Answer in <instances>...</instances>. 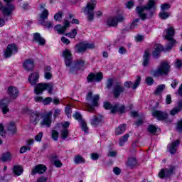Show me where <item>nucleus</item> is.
<instances>
[{
    "label": "nucleus",
    "instance_id": "nucleus-61",
    "mask_svg": "<svg viewBox=\"0 0 182 182\" xmlns=\"http://www.w3.org/2000/svg\"><path fill=\"white\" fill-rule=\"evenodd\" d=\"M62 12L57 13L54 15V19L55 21H60L62 19Z\"/></svg>",
    "mask_w": 182,
    "mask_h": 182
},
{
    "label": "nucleus",
    "instance_id": "nucleus-44",
    "mask_svg": "<svg viewBox=\"0 0 182 182\" xmlns=\"http://www.w3.org/2000/svg\"><path fill=\"white\" fill-rule=\"evenodd\" d=\"M80 124L81 126L82 132H85V133H87L89 128H87V124H86V122H85V120H81Z\"/></svg>",
    "mask_w": 182,
    "mask_h": 182
},
{
    "label": "nucleus",
    "instance_id": "nucleus-12",
    "mask_svg": "<svg viewBox=\"0 0 182 182\" xmlns=\"http://www.w3.org/2000/svg\"><path fill=\"white\" fill-rule=\"evenodd\" d=\"M18 53V47L15 44H9L4 50V56L7 59L11 58V56L15 53Z\"/></svg>",
    "mask_w": 182,
    "mask_h": 182
},
{
    "label": "nucleus",
    "instance_id": "nucleus-30",
    "mask_svg": "<svg viewBox=\"0 0 182 182\" xmlns=\"http://www.w3.org/2000/svg\"><path fill=\"white\" fill-rule=\"evenodd\" d=\"M1 160L3 161V163L11 161V160H12V155L10 154V152H5L2 154Z\"/></svg>",
    "mask_w": 182,
    "mask_h": 182
},
{
    "label": "nucleus",
    "instance_id": "nucleus-26",
    "mask_svg": "<svg viewBox=\"0 0 182 182\" xmlns=\"http://www.w3.org/2000/svg\"><path fill=\"white\" fill-rule=\"evenodd\" d=\"M127 167H129V168H133L134 167H136L137 166V159L134 156H131L128 158V160L126 163Z\"/></svg>",
    "mask_w": 182,
    "mask_h": 182
},
{
    "label": "nucleus",
    "instance_id": "nucleus-10",
    "mask_svg": "<svg viewBox=\"0 0 182 182\" xmlns=\"http://www.w3.org/2000/svg\"><path fill=\"white\" fill-rule=\"evenodd\" d=\"M125 89L123 87L121 82H116L114 85L112 93L114 95V97L115 99H119L120 97V95L124 92Z\"/></svg>",
    "mask_w": 182,
    "mask_h": 182
},
{
    "label": "nucleus",
    "instance_id": "nucleus-47",
    "mask_svg": "<svg viewBox=\"0 0 182 182\" xmlns=\"http://www.w3.org/2000/svg\"><path fill=\"white\" fill-rule=\"evenodd\" d=\"M85 65V60L79 59L77 60L75 63V68H81Z\"/></svg>",
    "mask_w": 182,
    "mask_h": 182
},
{
    "label": "nucleus",
    "instance_id": "nucleus-45",
    "mask_svg": "<svg viewBox=\"0 0 182 182\" xmlns=\"http://www.w3.org/2000/svg\"><path fill=\"white\" fill-rule=\"evenodd\" d=\"M148 132L156 136V134H157V127H156L154 125H149L148 127Z\"/></svg>",
    "mask_w": 182,
    "mask_h": 182
},
{
    "label": "nucleus",
    "instance_id": "nucleus-23",
    "mask_svg": "<svg viewBox=\"0 0 182 182\" xmlns=\"http://www.w3.org/2000/svg\"><path fill=\"white\" fill-rule=\"evenodd\" d=\"M103 122V117L102 115H94L90 119L91 126L97 127Z\"/></svg>",
    "mask_w": 182,
    "mask_h": 182
},
{
    "label": "nucleus",
    "instance_id": "nucleus-63",
    "mask_svg": "<svg viewBox=\"0 0 182 182\" xmlns=\"http://www.w3.org/2000/svg\"><path fill=\"white\" fill-rule=\"evenodd\" d=\"M65 113L68 117H70V114H72V109L69 107H65Z\"/></svg>",
    "mask_w": 182,
    "mask_h": 182
},
{
    "label": "nucleus",
    "instance_id": "nucleus-38",
    "mask_svg": "<svg viewBox=\"0 0 182 182\" xmlns=\"http://www.w3.org/2000/svg\"><path fill=\"white\" fill-rule=\"evenodd\" d=\"M129 137H130L129 134H126L125 135L122 136L119 139V146H124V144L129 140Z\"/></svg>",
    "mask_w": 182,
    "mask_h": 182
},
{
    "label": "nucleus",
    "instance_id": "nucleus-11",
    "mask_svg": "<svg viewBox=\"0 0 182 182\" xmlns=\"http://www.w3.org/2000/svg\"><path fill=\"white\" fill-rule=\"evenodd\" d=\"M93 48H95V44L93 43H80L75 46V50L77 53H83L86 51V49Z\"/></svg>",
    "mask_w": 182,
    "mask_h": 182
},
{
    "label": "nucleus",
    "instance_id": "nucleus-62",
    "mask_svg": "<svg viewBox=\"0 0 182 182\" xmlns=\"http://www.w3.org/2000/svg\"><path fill=\"white\" fill-rule=\"evenodd\" d=\"M175 68L177 69H180V68H182V61L181 60H176L175 62Z\"/></svg>",
    "mask_w": 182,
    "mask_h": 182
},
{
    "label": "nucleus",
    "instance_id": "nucleus-16",
    "mask_svg": "<svg viewBox=\"0 0 182 182\" xmlns=\"http://www.w3.org/2000/svg\"><path fill=\"white\" fill-rule=\"evenodd\" d=\"M176 170V167L171 166L170 168H163L160 171L158 176L159 178H166V177H170Z\"/></svg>",
    "mask_w": 182,
    "mask_h": 182
},
{
    "label": "nucleus",
    "instance_id": "nucleus-34",
    "mask_svg": "<svg viewBox=\"0 0 182 182\" xmlns=\"http://www.w3.org/2000/svg\"><path fill=\"white\" fill-rule=\"evenodd\" d=\"M55 31H56L57 33L59 35H63L65 32H66V27H63V26L58 24L54 27Z\"/></svg>",
    "mask_w": 182,
    "mask_h": 182
},
{
    "label": "nucleus",
    "instance_id": "nucleus-35",
    "mask_svg": "<svg viewBox=\"0 0 182 182\" xmlns=\"http://www.w3.org/2000/svg\"><path fill=\"white\" fill-rule=\"evenodd\" d=\"M49 16V11L48 9H44V11L41 12L40 14V20L39 22H42V21H45L48 18Z\"/></svg>",
    "mask_w": 182,
    "mask_h": 182
},
{
    "label": "nucleus",
    "instance_id": "nucleus-54",
    "mask_svg": "<svg viewBox=\"0 0 182 182\" xmlns=\"http://www.w3.org/2000/svg\"><path fill=\"white\" fill-rule=\"evenodd\" d=\"M42 137H43V132H41L35 136L36 141H41Z\"/></svg>",
    "mask_w": 182,
    "mask_h": 182
},
{
    "label": "nucleus",
    "instance_id": "nucleus-58",
    "mask_svg": "<svg viewBox=\"0 0 182 182\" xmlns=\"http://www.w3.org/2000/svg\"><path fill=\"white\" fill-rule=\"evenodd\" d=\"M118 52L119 55H126V53H127V50H126V48L121 46L119 47Z\"/></svg>",
    "mask_w": 182,
    "mask_h": 182
},
{
    "label": "nucleus",
    "instance_id": "nucleus-9",
    "mask_svg": "<svg viewBox=\"0 0 182 182\" xmlns=\"http://www.w3.org/2000/svg\"><path fill=\"white\" fill-rule=\"evenodd\" d=\"M124 21V17L122 15L109 17L107 21V25L110 27L117 26L118 23Z\"/></svg>",
    "mask_w": 182,
    "mask_h": 182
},
{
    "label": "nucleus",
    "instance_id": "nucleus-39",
    "mask_svg": "<svg viewBox=\"0 0 182 182\" xmlns=\"http://www.w3.org/2000/svg\"><path fill=\"white\" fill-rule=\"evenodd\" d=\"M41 25H43L45 28L48 29H50V28H53V23L50 21H42L40 22Z\"/></svg>",
    "mask_w": 182,
    "mask_h": 182
},
{
    "label": "nucleus",
    "instance_id": "nucleus-41",
    "mask_svg": "<svg viewBox=\"0 0 182 182\" xmlns=\"http://www.w3.org/2000/svg\"><path fill=\"white\" fill-rule=\"evenodd\" d=\"M51 137L54 141H58L59 140V132L55 129L51 131Z\"/></svg>",
    "mask_w": 182,
    "mask_h": 182
},
{
    "label": "nucleus",
    "instance_id": "nucleus-22",
    "mask_svg": "<svg viewBox=\"0 0 182 182\" xmlns=\"http://www.w3.org/2000/svg\"><path fill=\"white\" fill-rule=\"evenodd\" d=\"M152 116L156 117V119H158V120H166V119L168 117L167 113L159 110L154 111L152 112Z\"/></svg>",
    "mask_w": 182,
    "mask_h": 182
},
{
    "label": "nucleus",
    "instance_id": "nucleus-3",
    "mask_svg": "<svg viewBox=\"0 0 182 182\" xmlns=\"http://www.w3.org/2000/svg\"><path fill=\"white\" fill-rule=\"evenodd\" d=\"M150 9H156V1L154 0H149L147 4L144 6L136 7V13L141 21L147 19V14L144 13V11H150Z\"/></svg>",
    "mask_w": 182,
    "mask_h": 182
},
{
    "label": "nucleus",
    "instance_id": "nucleus-43",
    "mask_svg": "<svg viewBox=\"0 0 182 182\" xmlns=\"http://www.w3.org/2000/svg\"><path fill=\"white\" fill-rule=\"evenodd\" d=\"M8 130L10 132V133H11V134L16 133V127H15V123L11 122L9 124Z\"/></svg>",
    "mask_w": 182,
    "mask_h": 182
},
{
    "label": "nucleus",
    "instance_id": "nucleus-64",
    "mask_svg": "<svg viewBox=\"0 0 182 182\" xmlns=\"http://www.w3.org/2000/svg\"><path fill=\"white\" fill-rule=\"evenodd\" d=\"M166 105H171V95H167L166 97Z\"/></svg>",
    "mask_w": 182,
    "mask_h": 182
},
{
    "label": "nucleus",
    "instance_id": "nucleus-56",
    "mask_svg": "<svg viewBox=\"0 0 182 182\" xmlns=\"http://www.w3.org/2000/svg\"><path fill=\"white\" fill-rule=\"evenodd\" d=\"M73 117H74V119H75V120H78L80 122V123L81 120H83V119H82V114H80L78 112L75 113L73 115Z\"/></svg>",
    "mask_w": 182,
    "mask_h": 182
},
{
    "label": "nucleus",
    "instance_id": "nucleus-29",
    "mask_svg": "<svg viewBox=\"0 0 182 182\" xmlns=\"http://www.w3.org/2000/svg\"><path fill=\"white\" fill-rule=\"evenodd\" d=\"M142 65L145 68L146 66H149V65H150V53L147 50H146L144 52V54L143 55V64Z\"/></svg>",
    "mask_w": 182,
    "mask_h": 182
},
{
    "label": "nucleus",
    "instance_id": "nucleus-55",
    "mask_svg": "<svg viewBox=\"0 0 182 182\" xmlns=\"http://www.w3.org/2000/svg\"><path fill=\"white\" fill-rule=\"evenodd\" d=\"M176 130L179 133H182V119L178 122Z\"/></svg>",
    "mask_w": 182,
    "mask_h": 182
},
{
    "label": "nucleus",
    "instance_id": "nucleus-52",
    "mask_svg": "<svg viewBox=\"0 0 182 182\" xmlns=\"http://www.w3.org/2000/svg\"><path fill=\"white\" fill-rule=\"evenodd\" d=\"M112 87H113V79L109 78L106 82V87L107 89H112Z\"/></svg>",
    "mask_w": 182,
    "mask_h": 182
},
{
    "label": "nucleus",
    "instance_id": "nucleus-1",
    "mask_svg": "<svg viewBox=\"0 0 182 182\" xmlns=\"http://www.w3.org/2000/svg\"><path fill=\"white\" fill-rule=\"evenodd\" d=\"M100 96L99 95H93V92H90L86 96L85 109L87 112L93 113L95 112V107H99V100Z\"/></svg>",
    "mask_w": 182,
    "mask_h": 182
},
{
    "label": "nucleus",
    "instance_id": "nucleus-28",
    "mask_svg": "<svg viewBox=\"0 0 182 182\" xmlns=\"http://www.w3.org/2000/svg\"><path fill=\"white\" fill-rule=\"evenodd\" d=\"M38 80L39 73H31V75L28 77V82L32 85H36V82H38Z\"/></svg>",
    "mask_w": 182,
    "mask_h": 182
},
{
    "label": "nucleus",
    "instance_id": "nucleus-40",
    "mask_svg": "<svg viewBox=\"0 0 182 182\" xmlns=\"http://www.w3.org/2000/svg\"><path fill=\"white\" fill-rule=\"evenodd\" d=\"M76 35H77V29L74 28L71 32L65 33V36L68 38H71L72 39H75L76 38Z\"/></svg>",
    "mask_w": 182,
    "mask_h": 182
},
{
    "label": "nucleus",
    "instance_id": "nucleus-21",
    "mask_svg": "<svg viewBox=\"0 0 182 182\" xmlns=\"http://www.w3.org/2000/svg\"><path fill=\"white\" fill-rule=\"evenodd\" d=\"M180 143V140L177 139L176 141L169 144L168 145V150L169 153H171V154H176V153H177V147H178Z\"/></svg>",
    "mask_w": 182,
    "mask_h": 182
},
{
    "label": "nucleus",
    "instance_id": "nucleus-6",
    "mask_svg": "<svg viewBox=\"0 0 182 182\" xmlns=\"http://www.w3.org/2000/svg\"><path fill=\"white\" fill-rule=\"evenodd\" d=\"M95 8H96V0H91L90 2L87 4V6L84 8V14L87 15V20L92 22L95 18Z\"/></svg>",
    "mask_w": 182,
    "mask_h": 182
},
{
    "label": "nucleus",
    "instance_id": "nucleus-46",
    "mask_svg": "<svg viewBox=\"0 0 182 182\" xmlns=\"http://www.w3.org/2000/svg\"><path fill=\"white\" fill-rule=\"evenodd\" d=\"M140 22V18L134 19L133 22L130 25V29H134L139 26V23Z\"/></svg>",
    "mask_w": 182,
    "mask_h": 182
},
{
    "label": "nucleus",
    "instance_id": "nucleus-7",
    "mask_svg": "<svg viewBox=\"0 0 182 182\" xmlns=\"http://www.w3.org/2000/svg\"><path fill=\"white\" fill-rule=\"evenodd\" d=\"M45 90H48V93H52L53 90V84L52 83H39L34 88V93L36 95H42Z\"/></svg>",
    "mask_w": 182,
    "mask_h": 182
},
{
    "label": "nucleus",
    "instance_id": "nucleus-37",
    "mask_svg": "<svg viewBox=\"0 0 182 182\" xmlns=\"http://www.w3.org/2000/svg\"><path fill=\"white\" fill-rule=\"evenodd\" d=\"M74 163L75 164H82L83 163H85V159L82 157L80 155H76L74 159Z\"/></svg>",
    "mask_w": 182,
    "mask_h": 182
},
{
    "label": "nucleus",
    "instance_id": "nucleus-17",
    "mask_svg": "<svg viewBox=\"0 0 182 182\" xmlns=\"http://www.w3.org/2000/svg\"><path fill=\"white\" fill-rule=\"evenodd\" d=\"M102 79L103 73H97V74L91 73L87 77V80L88 83H92V82H100V80H102Z\"/></svg>",
    "mask_w": 182,
    "mask_h": 182
},
{
    "label": "nucleus",
    "instance_id": "nucleus-13",
    "mask_svg": "<svg viewBox=\"0 0 182 182\" xmlns=\"http://www.w3.org/2000/svg\"><path fill=\"white\" fill-rule=\"evenodd\" d=\"M63 57L64 58L65 66L69 68L71 66L72 62H73V55L70 50L65 49L63 51Z\"/></svg>",
    "mask_w": 182,
    "mask_h": 182
},
{
    "label": "nucleus",
    "instance_id": "nucleus-49",
    "mask_svg": "<svg viewBox=\"0 0 182 182\" xmlns=\"http://www.w3.org/2000/svg\"><path fill=\"white\" fill-rule=\"evenodd\" d=\"M140 82H141V77L138 76L136 77V80L134 84V85L132 86L133 89H137V87H139V85H140Z\"/></svg>",
    "mask_w": 182,
    "mask_h": 182
},
{
    "label": "nucleus",
    "instance_id": "nucleus-15",
    "mask_svg": "<svg viewBox=\"0 0 182 182\" xmlns=\"http://www.w3.org/2000/svg\"><path fill=\"white\" fill-rule=\"evenodd\" d=\"M14 11H15V6L11 3H6V5L1 8V12L4 16H11Z\"/></svg>",
    "mask_w": 182,
    "mask_h": 182
},
{
    "label": "nucleus",
    "instance_id": "nucleus-31",
    "mask_svg": "<svg viewBox=\"0 0 182 182\" xmlns=\"http://www.w3.org/2000/svg\"><path fill=\"white\" fill-rule=\"evenodd\" d=\"M124 132H126V124H122L121 125L116 128L115 134L116 136H119L120 134H123Z\"/></svg>",
    "mask_w": 182,
    "mask_h": 182
},
{
    "label": "nucleus",
    "instance_id": "nucleus-14",
    "mask_svg": "<svg viewBox=\"0 0 182 182\" xmlns=\"http://www.w3.org/2000/svg\"><path fill=\"white\" fill-rule=\"evenodd\" d=\"M9 103H11V98L4 97L0 100V109L4 114H6L9 112Z\"/></svg>",
    "mask_w": 182,
    "mask_h": 182
},
{
    "label": "nucleus",
    "instance_id": "nucleus-25",
    "mask_svg": "<svg viewBox=\"0 0 182 182\" xmlns=\"http://www.w3.org/2000/svg\"><path fill=\"white\" fill-rule=\"evenodd\" d=\"M41 117H42V116L38 112L31 113L30 116V123H31V124H33L34 126H36V124L39 123Z\"/></svg>",
    "mask_w": 182,
    "mask_h": 182
},
{
    "label": "nucleus",
    "instance_id": "nucleus-42",
    "mask_svg": "<svg viewBox=\"0 0 182 182\" xmlns=\"http://www.w3.org/2000/svg\"><path fill=\"white\" fill-rule=\"evenodd\" d=\"M60 134L61 139L65 140V139H68V136H69V130L68 129H63L60 131Z\"/></svg>",
    "mask_w": 182,
    "mask_h": 182
},
{
    "label": "nucleus",
    "instance_id": "nucleus-19",
    "mask_svg": "<svg viewBox=\"0 0 182 182\" xmlns=\"http://www.w3.org/2000/svg\"><path fill=\"white\" fill-rule=\"evenodd\" d=\"M7 93L10 96V100L11 99L15 100L18 96H19V90H18L16 87L14 86L9 87Z\"/></svg>",
    "mask_w": 182,
    "mask_h": 182
},
{
    "label": "nucleus",
    "instance_id": "nucleus-53",
    "mask_svg": "<svg viewBox=\"0 0 182 182\" xmlns=\"http://www.w3.org/2000/svg\"><path fill=\"white\" fill-rule=\"evenodd\" d=\"M171 6L168 4H164L161 5V9L162 12H164L165 11H168V9H170Z\"/></svg>",
    "mask_w": 182,
    "mask_h": 182
},
{
    "label": "nucleus",
    "instance_id": "nucleus-20",
    "mask_svg": "<svg viewBox=\"0 0 182 182\" xmlns=\"http://www.w3.org/2000/svg\"><path fill=\"white\" fill-rule=\"evenodd\" d=\"M23 68L27 72H31V70H33V68H35V62L32 59H27L23 63Z\"/></svg>",
    "mask_w": 182,
    "mask_h": 182
},
{
    "label": "nucleus",
    "instance_id": "nucleus-32",
    "mask_svg": "<svg viewBox=\"0 0 182 182\" xmlns=\"http://www.w3.org/2000/svg\"><path fill=\"white\" fill-rule=\"evenodd\" d=\"M15 176H21L23 173V168L19 165H15L13 168Z\"/></svg>",
    "mask_w": 182,
    "mask_h": 182
},
{
    "label": "nucleus",
    "instance_id": "nucleus-27",
    "mask_svg": "<svg viewBox=\"0 0 182 182\" xmlns=\"http://www.w3.org/2000/svg\"><path fill=\"white\" fill-rule=\"evenodd\" d=\"M33 39L36 42H37V43H38V45H41V46H45V43H46V41L45 38L41 36V33H34Z\"/></svg>",
    "mask_w": 182,
    "mask_h": 182
},
{
    "label": "nucleus",
    "instance_id": "nucleus-48",
    "mask_svg": "<svg viewBox=\"0 0 182 182\" xmlns=\"http://www.w3.org/2000/svg\"><path fill=\"white\" fill-rule=\"evenodd\" d=\"M159 18H161V19H167V18L170 16V12L162 11L159 13Z\"/></svg>",
    "mask_w": 182,
    "mask_h": 182
},
{
    "label": "nucleus",
    "instance_id": "nucleus-51",
    "mask_svg": "<svg viewBox=\"0 0 182 182\" xmlns=\"http://www.w3.org/2000/svg\"><path fill=\"white\" fill-rule=\"evenodd\" d=\"M145 82L148 86H151L153 83H154V80L151 77H146L145 79Z\"/></svg>",
    "mask_w": 182,
    "mask_h": 182
},
{
    "label": "nucleus",
    "instance_id": "nucleus-5",
    "mask_svg": "<svg viewBox=\"0 0 182 182\" xmlns=\"http://www.w3.org/2000/svg\"><path fill=\"white\" fill-rule=\"evenodd\" d=\"M104 108L106 109V110H111L112 114H114V113L123 114L126 112V107L124 105L119 104L112 105V103L109 102H104Z\"/></svg>",
    "mask_w": 182,
    "mask_h": 182
},
{
    "label": "nucleus",
    "instance_id": "nucleus-59",
    "mask_svg": "<svg viewBox=\"0 0 182 182\" xmlns=\"http://www.w3.org/2000/svg\"><path fill=\"white\" fill-rule=\"evenodd\" d=\"M28 150H31V148L26 146H23L21 147L20 149V153L21 154H23V153H26V151H28Z\"/></svg>",
    "mask_w": 182,
    "mask_h": 182
},
{
    "label": "nucleus",
    "instance_id": "nucleus-8",
    "mask_svg": "<svg viewBox=\"0 0 182 182\" xmlns=\"http://www.w3.org/2000/svg\"><path fill=\"white\" fill-rule=\"evenodd\" d=\"M52 114L53 112L49 111L42 117V119L40 122L41 127H50L52 125Z\"/></svg>",
    "mask_w": 182,
    "mask_h": 182
},
{
    "label": "nucleus",
    "instance_id": "nucleus-50",
    "mask_svg": "<svg viewBox=\"0 0 182 182\" xmlns=\"http://www.w3.org/2000/svg\"><path fill=\"white\" fill-rule=\"evenodd\" d=\"M180 111H181L180 107H174L171 110L170 114L171 116H176V114H177V113H178Z\"/></svg>",
    "mask_w": 182,
    "mask_h": 182
},
{
    "label": "nucleus",
    "instance_id": "nucleus-24",
    "mask_svg": "<svg viewBox=\"0 0 182 182\" xmlns=\"http://www.w3.org/2000/svg\"><path fill=\"white\" fill-rule=\"evenodd\" d=\"M163 50H164V48L163 47L162 45H155L154 51L152 53L154 59H159V58H160V52H163Z\"/></svg>",
    "mask_w": 182,
    "mask_h": 182
},
{
    "label": "nucleus",
    "instance_id": "nucleus-60",
    "mask_svg": "<svg viewBox=\"0 0 182 182\" xmlns=\"http://www.w3.org/2000/svg\"><path fill=\"white\" fill-rule=\"evenodd\" d=\"M0 136L5 137V128L2 124H0Z\"/></svg>",
    "mask_w": 182,
    "mask_h": 182
},
{
    "label": "nucleus",
    "instance_id": "nucleus-33",
    "mask_svg": "<svg viewBox=\"0 0 182 182\" xmlns=\"http://www.w3.org/2000/svg\"><path fill=\"white\" fill-rule=\"evenodd\" d=\"M44 72H45V79H48V80L52 79V73H50L52 72V67L50 66L46 67Z\"/></svg>",
    "mask_w": 182,
    "mask_h": 182
},
{
    "label": "nucleus",
    "instance_id": "nucleus-18",
    "mask_svg": "<svg viewBox=\"0 0 182 182\" xmlns=\"http://www.w3.org/2000/svg\"><path fill=\"white\" fill-rule=\"evenodd\" d=\"M46 170H48L46 166L43 164H38L31 170V176H35L36 174H43Z\"/></svg>",
    "mask_w": 182,
    "mask_h": 182
},
{
    "label": "nucleus",
    "instance_id": "nucleus-4",
    "mask_svg": "<svg viewBox=\"0 0 182 182\" xmlns=\"http://www.w3.org/2000/svg\"><path fill=\"white\" fill-rule=\"evenodd\" d=\"M165 32H166V35L165 36V39L168 41V43L166 47V50H171L173 49V46L177 43V41L174 39V35H176V31L173 27H169L165 29Z\"/></svg>",
    "mask_w": 182,
    "mask_h": 182
},
{
    "label": "nucleus",
    "instance_id": "nucleus-57",
    "mask_svg": "<svg viewBox=\"0 0 182 182\" xmlns=\"http://www.w3.org/2000/svg\"><path fill=\"white\" fill-rule=\"evenodd\" d=\"M51 102H52V97H48L46 99L43 100V103L46 106L48 105H50Z\"/></svg>",
    "mask_w": 182,
    "mask_h": 182
},
{
    "label": "nucleus",
    "instance_id": "nucleus-2",
    "mask_svg": "<svg viewBox=\"0 0 182 182\" xmlns=\"http://www.w3.org/2000/svg\"><path fill=\"white\" fill-rule=\"evenodd\" d=\"M170 73V64L166 61L161 62L156 70H151V75L154 77L167 76Z\"/></svg>",
    "mask_w": 182,
    "mask_h": 182
},
{
    "label": "nucleus",
    "instance_id": "nucleus-36",
    "mask_svg": "<svg viewBox=\"0 0 182 182\" xmlns=\"http://www.w3.org/2000/svg\"><path fill=\"white\" fill-rule=\"evenodd\" d=\"M164 89H166V85L162 84L159 85L154 92V95H156L157 96H159V95H161L164 91Z\"/></svg>",
    "mask_w": 182,
    "mask_h": 182
}]
</instances>
